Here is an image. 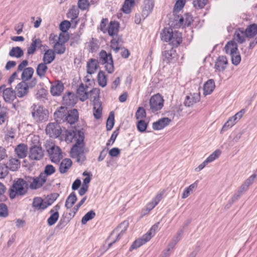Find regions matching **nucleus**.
<instances>
[{"mask_svg":"<svg viewBox=\"0 0 257 257\" xmlns=\"http://www.w3.org/2000/svg\"><path fill=\"white\" fill-rule=\"evenodd\" d=\"M45 148L51 162L58 164L62 159L63 155L61 149L53 142H47L45 144Z\"/></svg>","mask_w":257,"mask_h":257,"instance_id":"39448f33","label":"nucleus"},{"mask_svg":"<svg viewBox=\"0 0 257 257\" xmlns=\"http://www.w3.org/2000/svg\"><path fill=\"white\" fill-rule=\"evenodd\" d=\"M79 118V114L77 109H73L68 111L66 115V118L65 122H67L70 124L76 123Z\"/></svg>","mask_w":257,"mask_h":257,"instance_id":"412c9836","label":"nucleus"},{"mask_svg":"<svg viewBox=\"0 0 257 257\" xmlns=\"http://www.w3.org/2000/svg\"><path fill=\"white\" fill-rule=\"evenodd\" d=\"M97 80L100 86L104 87L107 85V78L104 71L102 70L99 71L97 76Z\"/></svg>","mask_w":257,"mask_h":257,"instance_id":"4c0bfd02","label":"nucleus"},{"mask_svg":"<svg viewBox=\"0 0 257 257\" xmlns=\"http://www.w3.org/2000/svg\"><path fill=\"white\" fill-rule=\"evenodd\" d=\"M72 166V161L71 159L65 158L63 159L59 165V170L60 173H67Z\"/></svg>","mask_w":257,"mask_h":257,"instance_id":"393cba45","label":"nucleus"},{"mask_svg":"<svg viewBox=\"0 0 257 257\" xmlns=\"http://www.w3.org/2000/svg\"><path fill=\"white\" fill-rule=\"evenodd\" d=\"M147 117L145 109L143 107H139L135 114V117L138 120H145Z\"/></svg>","mask_w":257,"mask_h":257,"instance_id":"09e8293b","label":"nucleus"},{"mask_svg":"<svg viewBox=\"0 0 257 257\" xmlns=\"http://www.w3.org/2000/svg\"><path fill=\"white\" fill-rule=\"evenodd\" d=\"M120 39L119 38H113L110 41V47L115 52L119 50V43Z\"/></svg>","mask_w":257,"mask_h":257,"instance_id":"4d7b16f0","label":"nucleus"},{"mask_svg":"<svg viewBox=\"0 0 257 257\" xmlns=\"http://www.w3.org/2000/svg\"><path fill=\"white\" fill-rule=\"evenodd\" d=\"M21 162L20 160L16 158L11 157L9 161L7 163V166L5 167V171H2L1 173V178L5 177L7 174L8 172L7 169L15 171L17 170L20 167Z\"/></svg>","mask_w":257,"mask_h":257,"instance_id":"1a4fd4ad","label":"nucleus"},{"mask_svg":"<svg viewBox=\"0 0 257 257\" xmlns=\"http://www.w3.org/2000/svg\"><path fill=\"white\" fill-rule=\"evenodd\" d=\"M231 56V61L233 64L237 65L241 61V57L239 52H237L230 55Z\"/></svg>","mask_w":257,"mask_h":257,"instance_id":"0e129e2a","label":"nucleus"},{"mask_svg":"<svg viewBox=\"0 0 257 257\" xmlns=\"http://www.w3.org/2000/svg\"><path fill=\"white\" fill-rule=\"evenodd\" d=\"M100 90L97 88H94L92 89L89 90L88 94V99L91 101L94 102L98 101L99 98Z\"/></svg>","mask_w":257,"mask_h":257,"instance_id":"58836bf2","label":"nucleus"},{"mask_svg":"<svg viewBox=\"0 0 257 257\" xmlns=\"http://www.w3.org/2000/svg\"><path fill=\"white\" fill-rule=\"evenodd\" d=\"M79 133H83L82 131L78 130V131H68L65 130L63 134V136L64 137L65 141L67 143H70L72 142L73 140H74V141L76 142L77 140H78L79 137L78 134Z\"/></svg>","mask_w":257,"mask_h":257,"instance_id":"2eb2a0df","label":"nucleus"},{"mask_svg":"<svg viewBox=\"0 0 257 257\" xmlns=\"http://www.w3.org/2000/svg\"><path fill=\"white\" fill-rule=\"evenodd\" d=\"M61 129L57 122L49 123L46 128V133L51 138H57L61 134Z\"/></svg>","mask_w":257,"mask_h":257,"instance_id":"9d476101","label":"nucleus"},{"mask_svg":"<svg viewBox=\"0 0 257 257\" xmlns=\"http://www.w3.org/2000/svg\"><path fill=\"white\" fill-rule=\"evenodd\" d=\"M34 70L32 67L25 68L21 75L22 81L25 82L31 79L33 75Z\"/></svg>","mask_w":257,"mask_h":257,"instance_id":"c9c22d12","label":"nucleus"},{"mask_svg":"<svg viewBox=\"0 0 257 257\" xmlns=\"http://www.w3.org/2000/svg\"><path fill=\"white\" fill-rule=\"evenodd\" d=\"M102 108L99 101L93 103V115L96 119H99L102 115Z\"/></svg>","mask_w":257,"mask_h":257,"instance_id":"ea45409f","label":"nucleus"},{"mask_svg":"<svg viewBox=\"0 0 257 257\" xmlns=\"http://www.w3.org/2000/svg\"><path fill=\"white\" fill-rule=\"evenodd\" d=\"M16 93L12 88H8L3 91V97L5 101L11 102L16 98Z\"/></svg>","mask_w":257,"mask_h":257,"instance_id":"7c9ffc66","label":"nucleus"},{"mask_svg":"<svg viewBox=\"0 0 257 257\" xmlns=\"http://www.w3.org/2000/svg\"><path fill=\"white\" fill-rule=\"evenodd\" d=\"M137 126L139 132H144L147 128L148 124L145 120H140L138 121Z\"/></svg>","mask_w":257,"mask_h":257,"instance_id":"052dcab7","label":"nucleus"},{"mask_svg":"<svg viewBox=\"0 0 257 257\" xmlns=\"http://www.w3.org/2000/svg\"><path fill=\"white\" fill-rule=\"evenodd\" d=\"M59 214L58 211L53 213L47 219V223L49 226L54 225L58 220Z\"/></svg>","mask_w":257,"mask_h":257,"instance_id":"603ef678","label":"nucleus"},{"mask_svg":"<svg viewBox=\"0 0 257 257\" xmlns=\"http://www.w3.org/2000/svg\"><path fill=\"white\" fill-rule=\"evenodd\" d=\"M245 31L240 29L236 30L234 33V38L239 43H242L245 40Z\"/></svg>","mask_w":257,"mask_h":257,"instance_id":"37998d69","label":"nucleus"},{"mask_svg":"<svg viewBox=\"0 0 257 257\" xmlns=\"http://www.w3.org/2000/svg\"><path fill=\"white\" fill-rule=\"evenodd\" d=\"M171 122L168 117H164L153 123V128L155 130H160L167 126Z\"/></svg>","mask_w":257,"mask_h":257,"instance_id":"a878e982","label":"nucleus"},{"mask_svg":"<svg viewBox=\"0 0 257 257\" xmlns=\"http://www.w3.org/2000/svg\"><path fill=\"white\" fill-rule=\"evenodd\" d=\"M68 110L66 107H60L55 112L54 117L57 121L65 122Z\"/></svg>","mask_w":257,"mask_h":257,"instance_id":"4be33fe9","label":"nucleus"},{"mask_svg":"<svg viewBox=\"0 0 257 257\" xmlns=\"http://www.w3.org/2000/svg\"><path fill=\"white\" fill-rule=\"evenodd\" d=\"M47 64L41 62L39 63L36 68V73L40 78L45 77L48 70Z\"/></svg>","mask_w":257,"mask_h":257,"instance_id":"72a5a7b5","label":"nucleus"},{"mask_svg":"<svg viewBox=\"0 0 257 257\" xmlns=\"http://www.w3.org/2000/svg\"><path fill=\"white\" fill-rule=\"evenodd\" d=\"M114 125V115L111 112L107 119L106 129L107 131H110Z\"/></svg>","mask_w":257,"mask_h":257,"instance_id":"13d9d810","label":"nucleus"},{"mask_svg":"<svg viewBox=\"0 0 257 257\" xmlns=\"http://www.w3.org/2000/svg\"><path fill=\"white\" fill-rule=\"evenodd\" d=\"M83 176L85 177L83 180V186H89V183H90L91 179H92V174L90 172H88L87 171H84L83 174Z\"/></svg>","mask_w":257,"mask_h":257,"instance_id":"bf43d9fd","label":"nucleus"},{"mask_svg":"<svg viewBox=\"0 0 257 257\" xmlns=\"http://www.w3.org/2000/svg\"><path fill=\"white\" fill-rule=\"evenodd\" d=\"M23 55V51L19 47H13L9 52V55L13 57L20 58Z\"/></svg>","mask_w":257,"mask_h":257,"instance_id":"a18cd8bd","label":"nucleus"},{"mask_svg":"<svg viewBox=\"0 0 257 257\" xmlns=\"http://www.w3.org/2000/svg\"><path fill=\"white\" fill-rule=\"evenodd\" d=\"M28 150L26 145L20 144L16 147L15 152L19 158H24L27 156Z\"/></svg>","mask_w":257,"mask_h":257,"instance_id":"cd10ccee","label":"nucleus"},{"mask_svg":"<svg viewBox=\"0 0 257 257\" xmlns=\"http://www.w3.org/2000/svg\"><path fill=\"white\" fill-rule=\"evenodd\" d=\"M54 49L55 52L58 54H63L65 50L64 44L57 42L53 45Z\"/></svg>","mask_w":257,"mask_h":257,"instance_id":"6e6d98bb","label":"nucleus"},{"mask_svg":"<svg viewBox=\"0 0 257 257\" xmlns=\"http://www.w3.org/2000/svg\"><path fill=\"white\" fill-rule=\"evenodd\" d=\"M154 8V4L150 0H144L143 13L144 15L147 16L150 14Z\"/></svg>","mask_w":257,"mask_h":257,"instance_id":"a19ab883","label":"nucleus"},{"mask_svg":"<svg viewBox=\"0 0 257 257\" xmlns=\"http://www.w3.org/2000/svg\"><path fill=\"white\" fill-rule=\"evenodd\" d=\"M55 58L54 51L53 50L48 49L44 54L43 62L49 64L55 59Z\"/></svg>","mask_w":257,"mask_h":257,"instance_id":"473e14b6","label":"nucleus"},{"mask_svg":"<svg viewBox=\"0 0 257 257\" xmlns=\"http://www.w3.org/2000/svg\"><path fill=\"white\" fill-rule=\"evenodd\" d=\"M55 172V168L52 165H47L45 167L44 171L41 174H45L46 175V179L47 178V176L51 175L54 173Z\"/></svg>","mask_w":257,"mask_h":257,"instance_id":"e2e57ef3","label":"nucleus"},{"mask_svg":"<svg viewBox=\"0 0 257 257\" xmlns=\"http://www.w3.org/2000/svg\"><path fill=\"white\" fill-rule=\"evenodd\" d=\"M4 133L5 139L7 141H9L10 139H14L15 138L16 130L11 127H7Z\"/></svg>","mask_w":257,"mask_h":257,"instance_id":"49530a36","label":"nucleus"},{"mask_svg":"<svg viewBox=\"0 0 257 257\" xmlns=\"http://www.w3.org/2000/svg\"><path fill=\"white\" fill-rule=\"evenodd\" d=\"M159 224V222L156 223L146 233L144 234L141 238L135 240L130 247V250L136 249L149 241L158 229Z\"/></svg>","mask_w":257,"mask_h":257,"instance_id":"7ed1b4c3","label":"nucleus"},{"mask_svg":"<svg viewBox=\"0 0 257 257\" xmlns=\"http://www.w3.org/2000/svg\"><path fill=\"white\" fill-rule=\"evenodd\" d=\"M186 3V0H177L174 7L173 11L174 12H179L184 7Z\"/></svg>","mask_w":257,"mask_h":257,"instance_id":"5fc2aeb1","label":"nucleus"},{"mask_svg":"<svg viewBox=\"0 0 257 257\" xmlns=\"http://www.w3.org/2000/svg\"><path fill=\"white\" fill-rule=\"evenodd\" d=\"M78 16V11L75 8L70 9L67 14V17L68 19H71L72 22H74L75 24H77V21L75 20L77 18Z\"/></svg>","mask_w":257,"mask_h":257,"instance_id":"de8ad7c7","label":"nucleus"},{"mask_svg":"<svg viewBox=\"0 0 257 257\" xmlns=\"http://www.w3.org/2000/svg\"><path fill=\"white\" fill-rule=\"evenodd\" d=\"M77 198L74 192H72L67 198L65 206L68 209H71L77 201Z\"/></svg>","mask_w":257,"mask_h":257,"instance_id":"e433bc0d","label":"nucleus"},{"mask_svg":"<svg viewBox=\"0 0 257 257\" xmlns=\"http://www.w3.org/2000/svg\"><path fill=\"white\" fill-rule=\"evenodd\" d=\"M87 199V197L84 196L71 210V212L69 213V215L74 217L79 208L84 203Z\"/></svg>","mask_w":257,"mask_h":257,"instance_id":"8fccbe9b","label":"nucleus"},{"mask_svg":"<svg viewBox=\"0 0 257 257\" xmlns=\"http://www.w3.org/2000/svg\"><path fill=\"white\" fill-rule=\"evenodd\" d=\"M225 51L227 54H232L238 52L237 45L233 41L228 42L225 46Z\"/></svg>","mask_w":257,"mask_h":257,"instance_id":"f704fd0d","label":"nucleus"},{"mask_svg":"<svg viewBox=\"0 0 257 257\" xmlns=\"http://www.w3.org/2000/svg\"><path fill=\"white\" fill-rule=\"evenodd\" d=\"M95 216V213L93 210L88 211L85 215L82 218L81 223L83 224H85L88 221L92 219Z\"/></svg>","mask_w":257,"mask_h":257,"instance_id":"3c124183","label":"nucleus"},{"mask_svg":"<svg viewBox=\"0 0 257 257\" xmlns=\"http://www.w3.org/2000/svg\"><path fill=\"white\" fill-rule=\"evenodd\" d=\"M64 89V84L60 80H55L52 83L50 92L53 96H60Z\"/></svg>","mask_w":257,"mask_h":257,"instance_id":"f8f14e48","label":"nucleus"},{"mask_svg":"<svg viewBox=\"0 0 257 257\" xmlns=\"http://www.w3.org/2000/svg\"><path fill=\"white\" fill-rule=\"evenodd\" d=\"M76 101L77 97L74 93L68 92L63 96L62 103L65 106H73L76 104Z\"/></svg>","mask_w":257,"mask_h":257,"instance_id":"dca6fc26","label":"nucleus"},{"mask_svg":"<svg viewBox=\"0 0 257 257\" xmlns=\"http://www.w3.org/2000/svg\"><path fill=\"white\" fill-rule=\"evenodd\" d=\"M44 156V151L40 145H35L30 148L29 157L33 160H40Z\"/></svg>","mask_w":257,"mask_h":257,"instance_id":"9b49d317","label":"nucleus"},{"mask_svg":"<svg viewBox=\"0 0 257 257\" xmlns=\"http://www.w3.org/2000/svg\"><path fill=\"white\" fill-rule=\"evenodd\" d=\"M51 205V203L44 201L40 197H35L33 199V207L36 210H44Z\"/></svg>","mask_w":257,"mask_h":257,"instance_id":"6ab92c4d","label":"nucleus"},{"mask_svg":"<svg viewBox=\"0 0 257 257\" xmlns=\"http://www.w3.org/2000/svg\"><path fill=\"white\" fill-rule=\"evenodd\" d=\"M200 93L199 92L190 93L189 95L186 96L184 101V105L187 106H190L200 101Z\"/></svg>","mask_w":257,"mask_h":257,"instance_id":"5701e85b","label":"nucleus"},{"mask_svg":"<svg viewBox=\"0 0 257 257\" xmlns=\"http://www.w3.org/2000/svg\"><path fill=\"white\" fill-rule=\"evenodd\" d=\"M119 24L116 21H111L107 27L106 32L109 35L113 36L116 35L118 32Z\"/></svg>","mask_w":257,"mask_h":257,"instance_id":"c85d7f7f","label":"nucleus"},{"mask_svg":"<svg viewBox=\"0 0 257 257\" xmlns=\"http://www.w3.org/2000/svg\"><path fill=\"white\" fill-rule=\"evenodd\" d=\"M164 99L159 93L153 95L150 99V109L153 112L161 110L164 106Z\"/></svg>","mask_w":257,"mask_h":257,"instance_id":"0eeeda50","label":"nucleus"},{"mask_svg":"<svg viewBox=\"0 0 257 257\" xmlns=\"http://www.w3.org/2000/svg\"><path fill=\"white\" fill-rule=\"evenodd\" d=\"M228 60L225 56H219L215 63V69L218 72L224 71L228 65Z\"/></svg>","mask_w":257,"mask_h":257,"instance_id":"4468645a","label":"nucleus"},{"mask_svg":"<svg viewBox=\"0 0 257 257\" xmlns=\"http://www.w3.org/2000/svg\"><path fill=\"white\" fill-rule=\"evenodd\" d=\"M9 117L8 112L6 111H2L0 112V125L4 124L5 122H8Z\"/></svg>","mask_w":257,"mask_h":257,"instance_id":"774afa93","label":"nucleus"},{"mask_svg":"<svg viewBox=\"0 0 257 257\" xmlns=\"http://www.w3.org/2000/svg\"><path fill=\"white\" fill-rule=\"evenodd\" d=\"M176 51L173 48L165 50L163 52V59L167 63H171L177 60Z\"/></svg>","mask_w":257,"mask_h":257,"instance_id":"aec40b11","label":"nucleus"},{"mask_svg":"<svg viewBox=\"0 0 257 257\" xmlns=\"http://www.w3.org/2000/svg\"><path fill=\"white\" fill-rule=\"evenodd\" d=\"M28 190L27 184L22 179H19L15 181L10 189L9 195L11 199H14L19 196L25 195Z\"/></svg>","mask_w":257,"mask_h":257,"instance_id":"20e7f679","label":"nucleus"},{"mask_svg":"<svg viewBox=\"0 0 257 257\" xmlns=\"http://www.w3.org/2000/svg\"><path fill=\"white\" fill-rule=\"evenodd\" d=\"M214 81L212 79L208 80L204 85L203 94L207 95L210 94L215 88Z\"/></svg>","mask_w":257,"mask_h":257,"instance_id":"2f4dec72","label":"nucleus"},{"mask_svg":"<svg viewBox=\"0 0 257 257\" xmlns=\"http://www.w3.org/2000/svg\"><path fill=\"white\" fill-rule=\"evenodd\" d=\"M29 87L26 82L21 81L15 88L16 94L19 97H22L26 95L28 92Z\"/></svg>","mask_w":257,"mask_h":257,"instance_id":"a211bd4d","label":"nucleus"},{"mask_svg":"<svg viewBox=\"0 0 257 257\" xmlns=\"http://www.w3.org/2000/svg\"><path fill=\"white\" fill-rule=\"evenodd\" d=\"M32 181L30 182V187L32 189H37L40 188L46 182V175L45 174H40L39 176L32 179Z\"/></svg>","mask_w":257,"mask_h":257,"instance_id":"ddd939ff","label":"nucleus"},{"mask_svg":"<svg viewBox=\"0 0 257 257\" xmlns=\"http://www.w3.org/2000/svg\"><path fill=\"white\" fill-rule=\"evenodd\" d=\"M221 153L220 150H216L206 159V162L209 163L213 161L219 157Z\"/></svg>","mask_w":257,"mask_h":257,"instance_id":"680f3d73","label":"nucleus"},{"mask_svg":"<svg viewBox=\"0 0 257 257\" xmlns=\"http://www.w3.org/2000/svg\"><path fill=\"white\" fill-rule=\"evenodd\" d=\"M89 87L87 84L81 83L80 84L77 90V94L79 99L84 101L88 99Z\"/></svg>","mask_w":257,"mask_h":257,"instance_id":"f3484780","label":"nucleus"},{"mask_svg":"<svg viewBox=\"0 0 257 257\" xmlns=\"http://www.w3.org/2000/svg\"><path fill=\"white\" fill-rule=\"evenodd\" d=\"M208 0H193V7L197 9H202L207 4Z\"/></svg>","mask_w":257,"mask_h":257,"instance_id":"864d4df0","label":"nucleus"},{"mask_svg":"<svg viewBox=\"0 0 257 257\" xmlns=\"http://www.w3.org/2000/svg\"><path fill=\"white\" fill-rule=\"evenodd\" d=\"M237 121V120L234 119L233 116L229 117L227 121L223 125L222 130H224L225 128L231 127L236 123Z\"/></svg>","mask_w":257,"mask_h":257,"instance_id":"69168bd1","label":"nucleus"},{"mask_svg":"<svg viewBox=\"0 0 257 257\" xmlns=\"http://www.w3.org/2000/svg\"><path fill=\"white\" fill-rule=\"evenodd\" d=\"M160 38L174 47H178L182 42V34L171 28H164L160 33Z\"/></svg>","mask_w":257,"mask_h":257,"instance_id":"f257e3e1","label":"nucleus"},{"mask_svg":"<svg viewBox=\"0 0 257 257\" xmlns=\"http://www.w3.org/2000/svg\"><path fill=\"white\" fill-rule=\"evenodd\" d=\"M100 61L105 64V68L108 73H112L114 71V65L112 55L107 53L104 50H101L99 53Z\"/></svg>","mask_w":257,"mask_h":257,"instance_id":"423d86ee","label":"nucleus"},{"mask_svg":"<svg viewBox=\"0 0 257 257\" xmlns=\"http://www.w3.org/2000/svg\"><path fill=\"white\" fill-rule=\"evenodd\" d=\"M78 135L79 137L78 140L76 141L72 147L70 155L71 158L76 159L78 163L81 164L86 159L84 155L85 148L84 134L83 133H79Z\"/></svg>","mask_w":257,"mask_h":257,"instance_id":"f03ea898","label":"nucleus"},{"mask_svg":"<svg viewBox=\"0 0 257 257\" xmlns=\"http://www.w3.org/2000/svg\"><path fill=\"white\" fill-rule=\"evenodd\" d=\"M246 37L252 38L257 35V25L253 24L248 26L245 29Z\"/></svg>","mask_w":257,"mask_h":257,"instance_id":"79ce46f5","label":"nucleus"},{"mask_svg":"<svg viewBox=\"0 0 257 257\" xmlns=\"http://www.w3.org/2000/svg\"><path fill=\"white\" fill-rule=\"evenodd\" d=\"M193 22L192 16L189 14H185L184 16L180 18L179 21V26L184 27L189 26Z\"/></svg>","mask_w":257,"mask_h":257,"instance_id":"c756f323","label":"nucleus"},{"mask_svg":"<svg viewBox=\"0 0 257 257\" xmlns=\"http://www.w3.org/2000/svg\"><path fill=\"white\" fill-rule=\"evenodd\" d=\"M99 67L98 61L94 59H90L87 63V72L89 74H94Z\"/></svg>","mask_w":257,"mask_h":257,"instance_id":"bb28decb","label":"nucleus"},{"mask_svg":"<svg viewBox=\"0 0 257 257\" xmlns=\"http://www.w3.org/2000/svg\"><path fill=\"white\" fill-rule=\"evenodd\" d=\"M42 46V42L40 39L36 38H33L32 42L27 50L28 54H33L35 52L37 48H41Z\"/></svg>","mask_w":257,"mask_h":257,"instance_id":"b1692460","label":"nucleus"},{"mask_svg":"<svg viewBox=\"0 0 257 257\" xmlns=\"http://www.w3.org/2000/svg\"><path fill=\"white\" fill-rule=\"evenodd\" d=\"M134 0H125L121 10L125 14H129L131 13L132 8L134 7Z\"/></svg>","mask_w":257,"mask_h":257,"instance_id":"c03bdc74","label":"nucleus"},{"mask_svg":"<svg viewBox=\"0 0 257 257\" xmlns=\"http://www.w3.org/2000/svg\"><path fill=\"white\" fill-rule=\"evenodd\" d=\"M9 214L7 206L5 204H0V217H6Z\"/></svg>","mask_w":257,"mask_h":257,"instance_id":"338daca9","label":"nucleus"},{"mask_svg":"<svg viewBox=\"0 0 257 257\" xmlns=\"http://www.w3.org/2000/svg\"><path fill=\"white\" fill-rule=\"evenodd\" d=\"M32 114L36 121L47 120L48 117L47 110L40 106H35Z\"/></svg>","mask_w":257,"mask_h":257,"instance_id":"6e6552de","label":"nucleus"}]
</instances>
